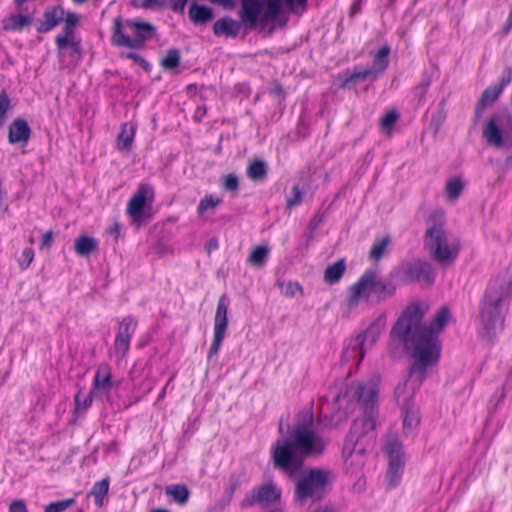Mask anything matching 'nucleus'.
<instances>
[{
    "label": "nucleus",
    "instance_id": "33",
    "mask_svg": "<svg viewBox=\"0 0 512 512\" xmlns=\"http://www.w3.org/2000/svg\"><path fill=\"white\" fill-rule=\"evenodd\" d=\"M115 349L118 354L124 357L128 352V324H121L120 332L115 341Z\"/></svg>",
    "mask_w": 512,
    "mask_h": 512
},
{
    "label": "nucleus",
    "instance_id": "11",
    "mask_svg": "<svg viewBox=\"0 0 512 512\" xmlns=\"http://www.w3.org/2000/svg\"><path fill=\"white\" fill-rule=\"evenodd\" d=\"M386 327V314H379L362 333L358 334L353 340H351L349 347L344 351V355L352 357L350 352H354L359 357V361L364 358L367 349L371 348L377 341L380 334L385 330Z\"/></svg>",
    "mask_w": 512,
    "mask_h": 512
},
{
    "label": "nucleus",
    "instance_id": "62",
    "mask_svg": "<svg viewBox=\"0 0 512 512\" xmlns=\"http://www.w3.org/2000/svg\"><path fill=\"white\" fill-rule=\"evenodd\" d=\"M506 164L509 165V166H512V155L507 157Z\"/></svg>",
    "mask_w": 512,
    "mask_h": 512
},
{
    "label": "nucleus",
    "instance_id": "64",
    "mask_svg": "<svg viewBox=\"0 0 512 512\" xmlns=\"http://www.w3.org/2000/svg\"><path fill=\"white\" fill-rule=\"evenodd\" d=\"M77 4L85 3L87 0H73Z\"/></svg>",
    "mask_w": 512,
    "mask_h": 512
},
{
    "label": "nucleus",
    "instance_id": "51",
    "mask_svg": "<svg viewBox=\"0 0 512 512\" xmlns=\"http://www.w3.org/2000/svg\"><path fill=\"white\" fill-rule=\"evenodd\" d=\"M125 126L126 124L123 125V128H125ZM117 146L121 151L128 150V134H126L125 129H123L118 136Z\"/></svg>",
    "mask_w": 512,
    "mask_h": 512
},
{
    "label": "nucleus",
    "instance_id": "60",
    "mask_svg": "<svg viewBox=\"0 0 512 512\" xmlns=\"http://www.w3.org/2000/svg\"><path fill=\"white\" fill-rule=\"evenodd\" d=\"M321 221H322V218H321V217H319V218L315 217V218L313 219V221L311 222V225H313V227L315 228V227H317V225H318Z\"/></svg>",
    "mask_w": 512,
    "mask_h": 512
},
{
    "label": "nucleus",
    "instance_id": "24",
    "mask_svg": "<svg viewBox=\"0 0 512 512\" xmlns=\"http://www.w3.org/2000/svg\"><path fill=\"white\" fill-rule=\"evenodd\" d=\"M56 44L60 51L69 47L73 61L77 62L80 59L81 46L78 42L74 41L73 34H67V32L63 30L62 33L56 37Z\"/></svg>",
    "mask_w": 512,
    "mask_h": 512
},
{
    "label": "nucleus",
    "instance_id": "32",
    "mask_svg": "<svg viewBox=\"0 0 512 512\" xmlns=\"http://www.w3.org/2000/svg\"><path fill=\"white\" fill-rule=\"evenodd\" d=\"M404 415L403 423L405 427H415L419 423V415L417 409L414 407L413 402L405 405H400Z\"/></svg>",
    "mask_w": 512,
    "mask_h": 512
},
{
    "label": "nucleus",
    "instance_id": "57",
    "mask_svg": "<svg viewBox=\"0 0 512 512\" xmlns=\"http://www.w3.org/2000/svg\"><path fill=\"white\" fill-rule=\"evenodd\" d=\"M284 0H282V3ZM287 6H289L291 9H293L296 6H305L307 3V0H285Z\"/></svg>",
    "mask_w": 512,
    "mask_h": 512
},
{
    "label": "nucleus",
    "instance_id": "15",
    "mask_svg": "<svg viewBox=\"0 0 512 512\" xmlns=\"http://www.w3.org/2000/svg\"><path fill=\"white\" fill-rule=\"evenodd\" d=\"M281 497V491L274 484L268 483L252 489V491L246 495L245 499L241 502V506L251 507L254 505H260L266 507Z\"/></svg>",
    "mask_w": 512,
    "mask_h": 512
},
{
    "label": "nucleus",
    "instance_id": "16",
    "mask_svg": "<svg viewBox=\"0 0 512 512\" xmlns=\"http://www.w3.org/2000/svg\"><path fill=\"white\" fill-rule=\"evenodd\" d=\"M390 47L385 45L379 49L373 58V68L364 69L361 71L353 72L345 81L344 86L349 82H356L358 80H364L367 77L373 75L376 76L378 73L383 72L389 64Z\"/></svg>",
    "mask_w": 512,
    "mask_h": 512
},
{
    "label": "nucleus",
    "instance_id": "10",
    "mask_svg": "<svg viewBox=\"0 0 512 512\" xmlns=\"http://www.w3.org/2000/svg\"><path fill=\"white\" fill-rule=\"evenodd\" d=\"M154 189L147 184H140L130 198V226L139 229L147 225L154 215Z\"/></svg>",
    "mask_w": 512,
    "mask_h": 512
},
{
    "label": "nucleus",
    "instance_id": "53",
    "mask_svg": "<svg viewBox=\"0 0 512 512\" xmlns=\"http://www.w3.org/2000/svg\"><path fill=\"white\" fill-rule=\"evenodd\" d=\"M132 4L135 7L150 8L158 6V4H160V0H133Z\"/></svg>",
    "mask_w": 512,
    "mask_h": 512
},
{
    "label": "nucleus",
    "instance_id": "20",
    "mask_svg": "<svg viewBox=\"0 0 512 512\" xmlns=\"http://www.w3.org/2000/svg\"><path fill=\"white\" fill-rule=\"evenodd\" d=\"M499 123H502L500 117L493 116L483 126V137L489 145L494 147H500L503 144Z\"/></svg>",
    "mask_w": 512,
    "mask_h": 512
},
{
    "label": "nucleus",
    "instance_id": "2",
    "mask_svg": "<svg viewBox=\"0 0 512 512\" xmlns=\"http://www.w3.org/2000/svg\"><path fill=\"white\" fill-rule=\"evenodd\" d=\"M411 311L403 319L395 324L391 330V338L399 340L405 350L414 359L410 367L408 378L397 385L395 397L399 405L413 402L415 392L420 388L427 375V369L435 365L439 360V347L435 338L431 335L419 337L412 334V327L419 320L420 313L411 315Z\"/></svg>",
    "mask_w": 512,
    "mask_h": 512
},
{
    "label": "nucleus",
    "instance_id": "48",
    "mask_svg": "<svg viewBox=\"0 0 512 512\" xmlns=\"http://www.w3.org/2000/svg\"><path fill=\"white\" fill-rule=\"evenodd\" d=\"M238 178L233 175L229 174L225 177L224 180V188L228 191H236L238 189Z\"/></svg>",
    "mask_w": 512,
    "mask_h": 512
},
{
    "label": "nucleus",
    "instance_id": "31",
    "mask_svg": "<svg viewBox=\"0 0 512 512\" xmlns=\"http://www.w3.org/2000/svg\"><path fill=\"white\" fill-rule=\"evenodd\" d=\"M166 494L171 495L178 504H185L189 498V490L185 485H170L166 488Z\"/></svg>",
    "mask_w": 512,
    "mask_h": 512
},
{
    "label": "nucleus",
    "instance_id": "7",
    "mask_svg": "<svg viewBox=\"0 0 512 512\" xmlns=\"http://www.w3.org/2000/svg\"><path fill=\"white\" fill-rule=\"evenodd\" d=\"M395 293V286L391 282L384 281L372 270L366 271L358 281L349 289L347 304L355 308L361 298L368 302H383Z\"/></svg>",
    "mask_w": 512,
    "mask_h": 512
},
{
    "label": "nucleus",
    "instance_id": "8",
    "mask_svg": "<svg viewBox=\"0 0 512 512\" xmlns=\"http://www.w3.org/2000/svg\"><path fill=\"white\" fill-rule=\"evenodd\" d=\"M427 309H428V306L425 304L413 303L406 307V309L403 311L402 315L400 316V318L397 320V322L395 324H398L403 319V317L405 315H407L409 310L411 311V314L409 315L410 317L408 318V320L412 319L411 315H413V312H414V314L420 313L419 320L416 321L414 325H411V327H412L411 333L415 334L419 337H422V336L427 337V335L433 336L438 344L439 351H440L441 344H440V341L438 338V334L442 331V329L447 324L449 317H450V312L447 307H441L438 310V312L436 313L432 322L429 325H425L422 323V320L427 312Z\"/></svg>",
    "mask_w": 512,
    "mask_h": 512
},
{
    "label": "nucleus",
    "instance_id": "45",
    "mask_svg": "<svg viewBox=\"0 0 512 512\" xmlns=\"http://www.w3.org/2000/svg\"><path fill=\"white\" fill-rule=\"evenodd\" d=\"M280 286H283V295L286 297H294L297 293H302V287L297 282H288L286 285L283 283H279Z\"/></svg>",
    "mask_w": 512,
    "mask_h": 512
},
{
    "label": "nucleus",
    "instance_id": "37",
    "mask_svg": "<svg viewBox=\"0 0 512 512\" xmlns=\"http://www.w3.org/2000/svg\"><path fill=\"white\" fill-rule=\"evenodd\" d=\"M179 62V51L177 49H170L167 51L165 57L162 58L161 65L167 70H172L179 65Z\"/></svg>",
    "mask_w": 512,
    "mask_h": 512
},
{
    "label": "nucleus",
    "instance_id": "54",
    "mask_svg": "<svg viewBox=\"0 0 512 512\" xmlns=\"http://www.w3.org/2000/svg\"><path fill=\"white\" fill-rule=\"evenodd\" d=\"M130 59H132L136 64L141 66L145 71L150 70V64L143 59L141 56L137 54L130 53Z\"/></svg>",
    "mask_w": 512,
    "mask_h": 512
},
{
    "label": "nucleus",
    "instance_id": "6",
    "mask_svg": "<svg viewBox=\"0 0 512 512\" xmlns=\"http://www.w3.org/2000/svg\"><path fill=\"white\" fill-rule=\"evenodd\" d=\"M424 248L432 260L443 266L457 259L461 245L447 230L443 211H434L426 219Z\"/></svg>",
    "mask_w": 512,
    "mask_h": 512
},
{
    "label": "nucleus",
    "instance_id": "29",
    "mask_svg": "<svg viewBox=\"0 0 512 512\" xmlns=\"http://www.w3.org/2000/svg\"><path fill=\"white\" fill-rule=\"evenodd\" d=\"M109 490V480L102 479L96 482L89 493L90 496L94 497V503L96 506L101 507L104 503V498Z\"/></svg>",
    "mask_w": 512,
    "mask_h": 512
},
{
    "label": "nucleus",
    "instance_id": "13",
    "mask_svg": "<svg viewBox=\"0 0 512 512\" xmlns=\"http://www.w3.org/2000/svg\"><path fill=\"white\" fill-rule=\"evenodd\" d=\"M228 306V297L226 295H222L219 298L214 318V337L208 353L209 358H211L212 356L216 355L219 352L222 342L225 338L226 330L228 328Z\"/></svg>",
    "mask_w": 512,
    "mask_h": 512
},
{
    "label": "nucleus",
    "instance_id": "43",
    "mask_svg": "<svg viewBox=\"0 0 512 512\" xmlns=\"http://www.w3.org/2000/svg\"><path fill=\"white\" fill-rule=\"evenodd\" d=\"M303 201V193L299 186H294L292 189V195L287 198L286 205L287 208L291 209L292 207L298 206Z\"/></svg>",
    "mask_w": 512,
    "mask_h": 512
},
{
    "label": "nucleus",
    "instance_id": "9",
    "mask_svg": "<svg viewBox=\"0 0 512 512\" xmlns=\"http://www.w3.org/2000/svg\"><path fill=\"white\" fill-rule=\"evenodd\" d=\"M330 473L322 469H310L298 479L295 488L296 500L304 505L308 500L320 501L327 491Z\"/></svg>",
    "mask_w": 512,
    "mask_h": 512
},
{
    "label": "nucleus",
    "instance_id": "25",
    "mask_svg": "<svg viewBox=\"0 0 512 512\" xmlns=\"http://www.w3.org/2000/svg\"><path fill=\"white\" fill-rule=\"evenodd\" d=\"M98 241L91 236H80L74 242L75 252L80 257H88L98 249Z\"/></svg>",
    "mask_w": 512,
    "mask_h": 512
},
{
    "label": "nucleus",
    "instance_id": "1",
    "mask_svg": "<svg viewBox=\"0 0 512 512\" xmlns=\"http://www.w3.org/2000/svg\"><path fill=\"white\" fill-rule=\"evenodd\" d=\"M378 384V376L363 382L352 381L346 383L336 396L339 407L353 411L358 406L362 410V415L354 420L343 447L346 465L362 466L364 455L374 446Z\"/></svg>",
    "mask_w": 512,
    "mask_h": 512
},
{
    "label": "nucleus",
    "instance_id": "18",
    "mask_svg": "<svg viewBox=\"0 0 512 512\" xmlns=\"http://www.w3.org/2000/svg\"><path fill=\"white\" fill-rule=\"evenodd\" d=\"M31 129L25 119L17 118L9 126L8 140L11 144L27 143Z\"/></svg>",
    "mask_w": 512,
    "mask_h": 512
},
{
    "label": "nucleus",
    "instance_id": "42",
    "mask_svg": "<svg viewBox=\"0 0 512 512\" xmlns=\"http://www.w3.org/2000/svg\"><path fill=\"white\" fill-rule=\"evenodd\" d=\"M11 108V101L8 94L5 91L0 93V128L3 126L7 112Z\"/></svg>",
    "mask_w": 512,
    "mask_h": 512
},
{
    "label": "nucleus",
    "instance_id": "59",
    "mask_svg": "<svg viewBox=\"0 0 512 512\" xmlns=\"http://www.w3.org/2000/svg\"><path fill=\"white\" fill-rule=\"evenodd\" d=\"M218 248V242L216 239H211L208 243L209 252Z\"/></svg>",
    "mask_w": 512,
    "mask_h": 512
},
{
    "label": "nucleus",
    "instance_id": "44",
    "mask_svg": "<svg viewBox=\"0 0 512 512\" xmlns=\"http://www.w3.org/2000/svg\"><path fill=\"white\" fill-rule=\"evenodd\" d=\"M34 259V251L32 248H25L18 260L19 266L22 270L27 269Z\"/></svg>",
    "mask_w": 512,
    "mask_h": 512
},
{
    "label": "nucleus",
    "instance_id": "46",
    "mask_svg": "<svg viewBox=\"0 0 512 512\" xmlns=\"http://www.w3.org/2000/svg\"><path fill=\"white\" fill-rule=\"evenodd\" d=\"M188 0H160L158 6L169 7L174 12H183Z\"/></svg>",
    "mask_w": 512,
    "mask_h": 512
},
{
    "label": "nucleus",
    "instance_id": "14",
    "mask_svg": "<svg viewBox=\"0 0 512 512\" xmlns=\"http://www.w3.org/2000/svg\"><path fill=\"white\" fill-rule=\"evenodd\" d=\"M402 278L405 282H418L422 285H432L435 280V269L427 261L417 260L402 268Z\"/></svg>",
    "mask_w": 512,
    "mask_h": 512
},
{
    "label": "nucleus",
    "instance_id": "23",
    "mask_svg": "<svg viewBox=\"0 0 512 512\" xmlns=\"http://www.w3.org/2000/svg\"><path fill=\"white\" fill-rule=\"evenodd\" d=\"M32 23V17L26 14H11L2 20L3 29L6 31H21Z\"/></svg>",
    "mask_w": 512,
    "mask_h": 512
},
{
    "label": "nucleus",
    "instance_id": "50",
    "mask_svg": "<svg viewBox=\"0 0 512 512\" xmlns=\"http://www.w3.org/2000/svg\"><path fill=\"white\" fill-rule=\"evenodd\" d=\"M429 85H430V80L426 79L425 81H423L422 83H420L419 85H417L415 87L414 93L419 98V101H421L424 98Z\"/></svg>",
    "mask_w": 512,
    "mask_h": 512
},
{
    "label": "nucleus",
    "instance_id": "61",
    "mask_svg": "<svg viewBox=\"0 0 512 512\" xmlns=\"http://www.w3.org/2000/svg\"><path fill=\"white\" fill-rule=\"evenodd\" d=\"M238 487V482H234L231 487H230V497H232L234 491L237 489Z\"/></svg>",
    "mask_w": 512,
    "mask_h": 512
},
{
    "label": "nucleus",
    "instance_id": "38",
    "mask_svg": "<svg viewBox=\"0 0 512 512\" xmlns=\"http://www.w3.org/2000/svg\"><path fill=\"white\" fill-rule=\"evenodd\" d=\"M399 118V115L396 111H390L386 113L380 119V128L384 133L391 134L392 128L395 125Z\"/></svg>",
    "mask_w": 512,
    "mask_h": 512
},
{
    "label": "nucleus",
    "instance_id": "21",
    "mask_svg": "<svg viewBox=\"0 0 512 512\" xmlns=\"http://www.w3.org/2000/svg\"><path fill=\"white\" fill-rule=\"evenodd\" d=\"M65 11L60 6H55L43 14V21L37 28L38 32L45 33L55 28L61 21H63Z\"/></svg>",
    "mask_w": 512,
    "mask_h": 512
},
{
    "label": "nucleus",
    "instance_id": "49",
    "mask_svg": "<svg viewBox=\"0 0 512 512\" xmlns=\"http://www.w3.org/2000/svg\"><path fill=\"white\" fill-rule=\"evenodd\" d=\"M511 80H512V68L508 67V68H506L505 73L503 74L500 82L498 84H496L495 86L500 87L501 92H503L504 88L508 84H510Z\"/></svg>",
    "mask_w": 512,
    "mask_h": 512
},
{
    "label": "nucleus",
    "instance_id": "35",
    "mask_svg": "<svg viewBox=\"0 0 512 512\" xmlns=\"http://www.w3.org/2000/svg\"><path fill=\"white\" fill-rule=\"evenodd\" d=\"M267 165L262 160H256L248 167V176L252 180H262L266 177Z\"/></svg>",
    "mask_w": 512,
    "mask_h": 512
},
{
    "label": "nucleus",
    "instance_id": "52",
    "mask_svg": "<svg viewBox=\"0 0 512 512\" xmlns=\"http://www.w3.org/2000/svg\"><path fill=\"white\" fill-rule=\"evenodd\" d=\"M9 512H28L23 500H15L9 506Z\"/></svg>",
    "mask_w": 512,
    "mask_h": 512
},
{
    "label": "nucleus",
    "instance_id": "30",
    "mask_svg": "<svg viewBox=\"0 0 512 512\" xmlns=\"http://www.w3.org/2000/svg\"><path fill=\"white\" fill-rule=\"evenodd\" d=\"M269 254V249L265 245H259L255 247L249 257L248 262L255 267H262L264 263L266 262V259Z\"/></svg>",
    "mask_w": 512,
    "mask_h": 512
},
{
    "label": "nucleus",
    "instance_id": "12",
    "mask_svg": "<svg viewBox=\"0 0 512 512\" xmlns=\"http://www.w3.org/2000/svg\"><path fill=\"white\" fill-rule=\"evenodd\" d=\"M384 451L389 459L386 479L388 486L392 488L399 483L402 476L404 465L402 460V444L399 442L397 437L389 435L384 443Z\"/></svg>",
    "mask_w": 512,
    "mask_h": 512
},
{
    "label": "nucleus",
    "instance_id": "22",
    "mask_svg": "<svg viewBox=\"0 0 512 512\" xmlns=\"http://www.w3.org/2000/svg\"><path fill=\"white\" fill-rule=\"evenodd\" d=\"M112 386L111 371L108 365H100L96 371L91 394L107 392Z\"/></svg>",
    "mask_w": 512,
    "mask_h": 512
},
{
    "label": "nucleus",
    "instance_id": "26",
    "mask_svg": "<svg viewBox=\"0 0 512 512\" xmlns=\"http://www.w3.org/2000/svg\"><path fill=\"white\" fill-rule=\"evenodd\" d=\"M189 17L195 24H202L212 20L214 14L211 8L193 3L189 8Z\"/></svg>",
    "mask_w": 512,
    "mask_h": 512
},
{
    "label": "nucleus",
    "instance_id": "55",
    "mask_svg": "<svg viewBox=\"0 0 512 512\" xmlns=\"http://www.w3.org/2000/svg\"><path fill=\"white\" fill-rule=\"evenodd\" d=\"M53 242V232L47 231L43 234L41 239V248H49Z\"/></svg>",
    "mask_w": 512,
    "mask_h": 512
},
{
    "label": "nucleus",
    "instance_id": "34",
    "mask_svg": "<svg viewBox=\"0 0 512 512\" xmlns=\"http://www.w3.org/2000/svg\"><path fill=\"white\" fill-rule=\"evenodd\" d=\"M390 243V237L386 236L381 239H377L370 251V258L373 261H378L385 254L387 247Z\"/></svg>",
    "mask_w": 512,
    "mask_h": 512
},
{
    "label": "nucleus",
    "instance_id": "17",
    "mask_svg": "<svg viewBox=\"0 0 512 512\" xmlns=\"http://www.w3.org/2000/svg\"><path fill=\"white\" fill-rule=\"evenodd\" d=\"M132 37H130V48L141 46L145 41L151 39L155 33V27L143 21H130Z\"/></svg>",
    "mask_w": 512,
    "mask_h": 512
},
{
    "label": "nucleus",
    "instance_id": "58",
    "mask_svg": "<svg viewBox=\"0 0 512 512\" xmlns=\"http://www.w3.org/2000/svg\"><path fill=\"white\" fill-rule=\"evenodd\" d=\"M206 114V109L203 107H198L195 112V118L200 121L201 118Z\"/></svg>",
    "mask_w": 512,
    "mask_h": 512
},
{
    "label": "nucleus",
    "instance_id": "27",
    "mask_svg": "<svg viewBox=\"0 0 512 512\" xmlns=\"http://www.w3.org/2000/svg\"><path fill=\"white\" fill-rule=\"evenodd\" d=\"M346 266L343 259L335 262L334 264L328 266L324 272V281L328 284H335L340 281Z\"/></svg>",
    "mask_w": 512,
    "mask_h": 512
},
{
    "label": "nucleus",
    "instance_id": "19",
    "mask_svg": "<svg viewBox=\"0 0 512 512\" xmlns=\"http://www.w3.org/2000/svg\"><path fill=\"white\" fill-rule=\"evenodd\" d=\"M501 88L492 85L486 88L475 108L474 122L478 123L483 116L485 109L496 102L501 95Z\"/></svg>",
    "mask_w": 512,
    "mask_h": 512
},
{
    "label": "nucleus",
    "instance_id": "40",
    "mask_svg": "<svg viewBox=\"0 0 512 512\" xmlns=\"http://www.w3.org/2000/svg\"><path fill=\"white\" fill-rule=\"evenodd\" d=\"M220 203H222L221 198L214 197L212 195L205 196L199 203L198 212L199 214H203L210 209L216 208Z\"/></svg>",
    "mask_w": 512,
    "mask_h": 512
},
{
    "label": "nucleus",
    "instance_id": "36",
    "mask_svg": "<svg viewBox=\"0 0 512 512\" xmlns=\"http://www.w3.org/2000/svg\"><path fill=\"white\" fill-rule=\"evenodd\" d=\"M463 190V183L460 178L449 179L445 186V194L448 199L456 200Z\"/></svg>",
    "mask_w": 512,
    "mask_h": 512
},
{
    "label": "nucleus",
    "instance_id": "4",
    "mask_svg": "<svg viewBox=\"0 0 512 512\" xmlns=\"http://www.w3.org/2000/svg\"><path fill=\"white\" fill-rule=\"evenodd\" d=\"M239 20L226 16L215 21L213 33L218 37L236 38L243 29L246 33L257 30L259 33L271 35L274 22L282 11V0H239Z\"/></svg>",
    "mask_w": 512,
    "mask_h": 512
},
{
    "label": "nucleus",
    "instance_id": "5",
    "mask_svg": "<svg viewBox=\"0 0 512 512\" xmlns=\"http://www.w3.org/2000/svg\"><path fill=\"white\" fill-rule=\"evenodd\" d=\"M511 296L505 277H496L488 285L480 303L478 332L483 339L492 340L497 328L504 325V310Z\"/></svg>",
    "mask_w": 512,
    "mask_h": 512
},
{
    "label": "nucleus",
    "instance_id": "63",
    "mask_svg": "<svg viewBox=\"0 0 512 512\" xmlns=\"http://www.w3.org/2000/svg\"><path fill=\"white\" fill-rule=\"evenodd\" d=\"M357 11H358V6H357L356 4H354V5L352 6V14H353V13H356Z\"/></svg>",
    "mask_w": 512,
    "mask_h": 512
},
{
    "label": "nucleus",
    "instance_id": "28",
    "mask_svg": "<svg viewBox=\"0 0 512 512\" xmlns=\"http://www.w3.org/2000/svg\"><path fill=\"white\" fill-rule=\"evenodd\" d=\"M111 39L114 45L128 46V35L125 34V23L122 17L114 19Z\"/></svg>",
    "mask_w": 512,
    "mask_h": 512
},
{
    "label": "nucleus",
    "instance_id": "3",
    "mask_svg": "<svg viewBox=\"0 0 512 512\" xmlns=\"http://www.w3.org/2000/svg\"><path fill=\"white\" fill-rule=\"evenodd\" d=\"M326 448V441L315 431L314 416L310 410L301 411L292 427L289 438L278 440L272 450L274 466L285 472L300 469L303 459L319 456Z\"/></svg>",
    "mask_w": 512,
    "mask_h": 512
},
{
    "label": "nucleus",
    "instance_id": "47",
    "mask_svg": "<svg viewBox=\"0 0 512 512\" xmlns=\"http://www.w3.org/2000/svg\"><path fill=\"white\" fill-rule=\"evenodd\" d=\"M63 20L65 21L64 32L74 34V27L78 23V16L75 13H67Z\"/></svg>",
    "mask_w": 512,
    "mask_h": 512
},
{
    "label": "nucleus",
    "instance_id": "56",
    "mask_svg": "<svg viewBox=\"0 0 512 512\" xmlns=\"http://www.w3.org/2000/svg\"><path fill=\"white\" fill-rule=\"evenodd\" d=\"M121 225L118 222H115L109 229L108 233L114 238L116 241L120 235Z\"/></svg>",
    "mask_w": 512,
    "mask_h": 512
},
{
    "label": "nucleus",
    "instance_id": "39",
    "mask_svg": "<svg viewBox=\"0 0 512 512\" xmlns=\"http://www.w3.org/2000/svg\"><path fill=\"white\" fill-rule=\"evenodd\" d=\"M97 394H83L81 391H79L75 395V409L76 411H85L87 410L91 404H92V397L96 396Z\"/></svg>",
    "mask_w": 512,
    "mask_h": 512
},
{
    "label": "nucleus",
    "instance_id": "41",
    "mask_svg": "<svg viewBox=\"0 0 512 512\" xmlns=\"http://www.w3.org/2000/svg\"><path fill=\"white\" fill-rule=\"evenodd\" d=\"M75 503L74 498L49 503L44 512H64Z\"/></svg>",
    "mask_w": 512,
    "mask_h": 512
}]
</instances>
